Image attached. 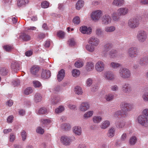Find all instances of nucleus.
Here are the masks:
<instances>
[{
	"label": "nucleus",
	"instance_id": "1",
	"mask_svg": "<svg viewBox=\"0 0 148 148\" xmlns=\"http://www.w3.org/2000/svg\"><path fill=\"white\" fill-rule=\"evenodd\" d=\"M121 110L116 112L113 115L115 118H120L121 117L126 116L127 114V112L130 111L133 108L132 104L125 102L122 103L120 106Z\"/></svg>",
	"mask_w": 148,
	"mask_h": 148
},
{
	"label": "nucleus",
	"instance_id": "2",
	"mask_svg": "<svg viewBox=\"0 0 148 148\" xmlns=\"http://www.w3.org/2000/svg\"><path fill=\"white\" fill-rule=\"evenodd\" d=\"M119 76L123 79L129 78L131 76L130 71L127 69L125 68H121L119 72Z\"/></svg>",
	"mask_w": 148,
	"mask_h": 148
},
{
	"label": "nucleus",
	"instance_id": "3",
	"mask_svg": "<svg viewBox=\"0 0 148 148\" xmlns=\"http://www.w3.org/2000/svg\"><path fill=\"white\" fill-rule=\"evenodd\" d=\"M138 40L140 42L143 43L146 41L147 39V34L145 31H139L136 36Z\"/></svg>",
	"mask_w": 148,
	"mask_h": 148
},
{
	"label": "nucleus",
	"instance_id": "4",
	"mask_svg": "<svg viewBox=\"0 0 148 148\" xmlns=\"http://www.w3.org/2000/svg\"><path fill=\"white\" fill-rule=\"evenodd\" d=\"M75 140V137L73 136L69 137L66 136H63L61 137L60 138L62 143L65 145H69L71 142Z\"/></svg>",
	"mask_w": 148,
	"mask_h": 148
},
{
	"label": "nucleus",
	"instance_id": "5",
	"mask_svg": "<svg viewBox=\"0 0 148 148\" xmlns=\"http://www.w3.org/2000/svg\"><path fill=\"white\" fill-rule=\"evenodd\" d=\"M128 25L130 28H135L139 25V21L138 19L135 18H131L129 20Z\"/></svg>",
	"mask_w": 148,
	"mask_h": 148
},
{
	"label": "nucleus",
	"instance_id": "6",
	"mask_svg": "<svg viewBox=\"0 0 148 148\" xmlns=\"http://www.w3.org/2000/svg\"><path fill=\"white\" fill-rule=\"evenodd\" d=\"M138 122L142 126L148 127V119L144 115H141L138 117Z\"/></svg>",
	"mask_w": 148,
	"mask_h": 148
},
{
	"label": "nucleus",
	"instance_id": "7",
	"mask_svg": "<svg viewBox=\"0 0 148 148\" xmlns=\"http://www.w3.org/2000/svg\"><path fill=\"white\" fill-rule=\"evenodd\" d=\"M105 65L104 63L101 61H99L95 64V68L96 70L98 72H100L104 70Z\"/></svg>",
	"mask_w": 148,
	"mask_h": 148
},
{
	"label": "nucleus",
	"instance_id": "8",
	"mask_svg": "<svg viewBox=\"0 0 148 148\" xmlns=\"http://www.w3.org/2000/svg\"><path fill=\"white\" fill-rule=\"evenodd\" d=\"M128 53L131 58H134L136 57L138 55L137 48L135 47L130 48L128 50Z\"/></svg>",
	"mask_w": 148,
	"mask_h": 148
},
{
	"label": "nucleus",
	"instance_id": "9",
	"mask_svg": "<svg viewBox=\"0 0 148 148\" xmlns=\"http://www.w3.org/2000/svg\"><path fill=\"white\" fill-rule=\"evenodd\" d=\"M102 15V12L100 10H97L92 13L91 17L93 20L96 21L99 19Z\"/></svg>",
	"mask_w": 148,
	"mask_h": 148
},
{
	"label": "nucleus",
	"instance_id": "10",
	"mask_svg": "<svg viewBox=\"0 0 148 148\" xmlns=\"http://www.w3.org/2000/svg\"><path fill=\"white\" fill-rule=\"evenodd\" d=\"M112 46V45L111 43H108L106 44L102 49V55L105 56H106L108 51L111 49Z\"/></svg>",
	"mask_w": 148,
	"mask_h": 148
},
{
	"label": "nucleus",
	"instance_id": "11",
	"mask_svg": "<svg viewBox=\"0 0 148 148\" xmlns=\"http://www.w3.org/2000/svg\"><path fill=\"white\" fill-rule=\"evenodd\" d=\"M102 23L103 25H108L111 23L112 18L108 14H105L102 18Z\"/></svg>",
	"mask_w": 148,
	"mask_h": 148
},
{
	"label": "nucleus",
	"instance_id": "12",
	"mask_svg": "<svg viewBox=\"0 0 148 148\" xmlns=\"http://www.w3.org/2000/svg\"><path fill=\"white\" fill-rule=\"evenodd\" d=\"M122 89L125 93L130 92L132 91V87L131 84L128 83H125L122 86Z\"/></svg>",
	"mask_w": 148,
	"mask_h": 148
},
{
	"label": "nucleus",
	"instance_id": "13",
	"mask_svg": "<svg viewBox=\"0 0 148 148\" xmlns=\"http://www.w3.org/2000/svg\"><path fill=\"white\" fill-rule=\"evenodd\" d=\"M10 67L12 71L16 72L19 69L20 64L19 62L16 61H13L11 64Z\"/></svg>",
	"mask_w": 148,
	"mask_h": 148
},
{
	"label": "nucleus",
	"instance_id": "14",
	"mask_svg": "<svg viewBox=\"0 0 148 148\" xmlns=\"http://www.w3.org/2000/svg\"><path fill=\"white\" fill-rule=\"evenodd\" d=\"M90 108L88 103L84 102L82 103L79 106V110L82 112H85L87 110Z\"/></svg>",
	"mask_w": 148,
	"mask_h": 148
},
{
	"label": "nucleus",
	"instance_id": "15",
	"mask_svg": "<svg viewBox=\"0 0 148 148\" xmlns=\"http://www.w3.org/2000/svg\"><path fill=\"white\" fill-rule=\"evenodd\" d=\"M103 77L105 79L109 80H112L114 79V75L110 71H107L104 73Z\"/></svg>",
	"mask_w": 148,
	"mask_h": 148
},
{
	"label": "nucleus",
	"instance_id": "16",
	"mask_svg": "<svg viewBox=\"0 0 148 148\" xmlns=\"http://www.w3.org/2000/svg\"><path fill=\"white\" fill-rule=\"evenodd\" d=\"M99 42V39L94 37L90 38L88 41V43L90 44L93 45L95 47L97 46L98 45Z\"/></svg>",
	"mask_w": 148,
	"mask_h": 148
},
{
	"label": "nucleus",
	"instance_id": "17",
	"mask_svg": "<svg viewBox=\"0 0 148 148\" xmlns=\"http://www.w3.org/2000/svg\"><path fill=\"white\" fill-rule=\"evenodd\" d=\"M81 32L83 34H90L92 32V29L90 27H87L85 26H83L80 28Z\"/></svg>",
	"mask_w": 148,
	"mask_h": 148
},
{
	"label": "nucleus",
	"instance_id": "18",
	"mask_svg": "<svg viewBox=\"0 0 148 148\" xmlns=\"http://www.w3.org/2000/svg\"><path fill=\"white\" fill-rule=\"evenodd\" d=\"M129 11L127 8H122L119 9L117 10V14L118 16H124L127 14Z\"/></svg>",
	"mask_w": 148,
	"mask_h": 148
},
{
	"label": "nucleus",
	"instance_id": "19",
	"mask_svg": "<svg viewBox=\"0 0 148 148\" xmlns=\"http://www.w3.org/2000/svg\"><path fill=\"white\" fill-rule=\"evenodd\" d=\"M51 75V73L49 70H43L41 75V77L42 78L47 79L50 77Z\"/></svg>",
	"mask_w": 148,
	"mask_h": 148
},
{
	"label": "nucleus",
	"instance_id": "20",
	"mask_svg": "<svg viewBox=\"0 0 148 148\" xmlns=\"http://www.w3.org/2000/svg\"><path fill=\"white\" fill-rule=\"evenodd\" d=\"M65 74V71L63 69H61L58 71L57 76V79L58 82H60L63 79Z\"/></svg>",
	"mask_w": 148,
	"mask_h": 148
},
{
	"label": "nucleus",
	"instance_id": "21",
	"mask_svg": "<svg viewBox=\"0 0 148 148\" xmlns=\"http://www.w3.org/2000/svg\"><path fill=\"white\" fill-rule=\"evenodd\" d=\"M139 63L143 66L148 65V57L145 56L141 58L139 61Z\"/></svg>",
	"mask_w": 148,
	"mask_h": 148
},
{
	"label": "nucleus",
	"instance_id": "22",
	"mask_svg": "<svg viewBox=\"0 0 148 148\" xmlns=\"http://www.w3.org/2000/svg\"><path fill=\"white\" fill-rule=\"evenodd\" d=\"M39 70V66L36 65H34L31 67L30 69V71L32 74L36 75L38 73Z\"/></svg>",
	"mask_w": 148,
	"mask_h": 148
},
{
	"label": "nucleus",
	"instance_id": "23",
	"mask_svg": "<svg viewBox=\"0 0 148 148\" xmlns=\"http://www.w3.org/2000/svg\"><path fill=\"white\" fill-rule=\"evenodd\" d=\"M94 64L92 62H88L86 66V70L87 71H92L94 69Z\"/></svg>",
	"mask_w": 148,
	"mask_h": 148
},
{
	"label": "nucleus",
	"instance_id": "24",
	"mask_svg": "<svg viewBox=\"0 0 148 148\" xmlns=\"http://www.w3.org/2000/svg\"><path fill=\"white\" fill-rule=\"evenodd\" d=\"M73 132L76 135L79 136L82 134V128L78 126H75L73 128Z\"/></svg>",
	"mask_w": 148,
	"mask_h": 148
},
{
	"label": "nucleus",
	"instance_id": "25",
	"mask_svg": "<svg viewBox=\"0 0 148 148\" xmlns=\"http://www.w3.org/2000/svg\"><path fill=\"white\" fill-rule=\"evenodd\" d=\"M124 0H114L112 4L116 6H121L124 4Z\"/></svg>",
	"mask_w": 148,
	"mask_h": 148
},
{
	"label": "nucleus",
	"instance_id": "26",
	"mask_svg": "<svg viewBox=\"0 0 148 148\" xmlns=\"http://www.w3.org/2000/svg\"><path fill=\"white\" fill-rule=\"evenodd\" d=\"M114 128L113 127H111L109 129L107 135L109 137L112 138L114 136Z\"/></svg>",
	"mask_w": 148,
	"mask_h": 148
},
{
	"label": "nucleus",
	"instance_id": "27",
	"mask_svg": "<svg viewBox=\"0 0 148 148\" xmlns=\"http://www.w3.org/2000/svg\"><path fill=\"white\" fill-rule=\"evenodd\" d=\"M21 38L25 41H28L31 40V37L28 34L23 33L21 36Z\"/></svg>",
	"mask_w": 148,
	"mask_h": 148
},
{
	"label": "nucleus",
	"instance_id": "28",
	"mask_svg": "<svg viewBox=\"0 0 148 148\" xmlns=\"http://www.w3.org/2000/svg\"><path fill=\"white\" fill-rule=\"evenodd\" d=\"M42 99V97L39 93H36L34 96V100L36 102L40 101Z\"/></svg>",
	"mask_w": 148,
	"mask_h": 148
},
{
	"label": "nucleus",
	"instance_id": "29",
	"mask_svg": "<svg viewBox=\"0 0 148 148\" xmlns=\"http://www.w3.org/2000/svg\"><path fill=\"white\" fill-rule=\"evenodd\" d=\"M61 128L64 130L68 131L71 129V126L69 124L65 123L61 125Z\"/></svg>",
	"mask_w": 148,
	"mask_h": 148
},
{
	"label": "nucleus",
	"instance_id": "30",
	"mask_svg": "<svg viewBox=\"0 0 148 148\" xmlns=\"http://www.w3.org/2000/svg\"><path fill=\"white\" fill-rule=\"evenodd\" d=\"M110 124V122L108 121H105L103 122L100 125V127L103 129H105L108 127Z\"/></svg>",
	"mask_w": 148,
	"mask_h": 148
},
{
	"label": "nucleus",
	"instance_id": "31",
	"mask_svg": "<svg viewBox=\"0 0 148 148\" xmlns=\"http://www.w3.org/2000/svg\"><path fill=\"white\" fill-rule=\"evenodd\" d=\"M93 112L92 111H90L85 113L83 115V118L87 119L91 117L93 115Z\"/></svg>",
	"mask_w": 148,
	"mask_h": 148
},
{
	"label": "nucleus",
	"instance_id": "32",
	"mask_svg": "<svg viewBox=\"0 0 148 148\" xmlns=\"http://www.w3.org/2000/svg\"><path fill=\"white\" fill-rule=\"evenodd\" d=\"M110 66V67L114 69H116L121 66V64L114 62H111Z\"/></svg>",
	"mask_w": 148,
	"mask_h": 148
},
{
	"label": "nucleus",
	"instance_id": "33",
	"mask_svg": "<svg viewBox=\"0 0 148 148\" xmlns=\"http://www.w3.org/2000/svg\"><path fill=\"white\" fill-rule=\"evenodd\" d=\"M84 4V2L82 0H79L76 4V8L77 10H79L83 6Z\"/></svg>",
	"mask_w": 148,
	"mask_h": 148
},
{
	"label": "nucleus",
	"instance_id": "34",
	"mask_svg": "<svg viewBox=\"0 0 148 148\" xmlns=\"http://www.w3.org/2000/svg\"><path fill=\"white\" fill-rule=\"evenodd\" d=\"M125 125V122L123 121H119L116 123V127L119 128H122Z\"/></svg>",
	"mask_w": 148,
	"mask_h": 148
},
{
	"label": "nucleus",
	"instance_id": "35",
	"mask_svg": "<svg viewBox=\"0 0 148 148\" xmlns=\"http://www.w3.org/2000/svg\"><path fill=\"white\" fill-rule=\"evenodd\" d=\"M109 54L110 57L112 58H114L117 56V52L114 49H112L109 52Z\"/></svg>",
	"mask_w": 148,
	"mask_h": 148
},
{
	"label": "nucleus",
	"instance_id": "36",
	"mask_svg": "<svg viewBox=\"0 0 148 148\" xmlns=\"http://www.w3.org/2000/svg\"><path fill=\"white\" fill-rule=\"evenodd\" d=\"M86 49L90 52H93L95 50V46L92 45H87L86 46Z\"/></svg>",
	"mask_w": 148,
	"mask_h": 148
},
{
	"label": "nucleus",
	"instance_id": "37",
	"mask_svg": "<svg viewBox=\"0 0 148 148\" xmlns=\"http://www.w3.org/2000/svg\"><path fill=\"white\" fill-rule=\"evenodd\" d=\"M65 33L63 31L60 30L58 32L57 36L60 38L63 39L64 38Z\"/></svg>",
	"mask_w": 148,
	"mask_h": 148
},
{
	"label": "nucleus",
	"instance_id": "38",
	"mask_svg": "<svg viewBox=\"0 0 148 148\" xmlns=\"http://www.w3.org/2000/svg\"><path fill=\"white\" fill-rule=\"evenodd\" d=\"M115 27L114 26L107 27L105 28V31L107 32H114L115 30Z\"/></svg>",
	"mask_w": 148,
	"mask_h": 148
},
{
	"label": "nucleus",
	"instance_id": "39",
	"mask_svg": "<svg viewBox=\"0 0 148 148\" xmlns=\"http://www.w3.org/2000/svg\"><path fill=\"white\" fill-rule=\"evenodd\" d=\"M75 93L78 95H82L83 93L82 88L79 86H76L75 88Z\"/></svg>",
	"mask_w": 148,
	"mask_h": 148
},
{
	"label": "nucleus",
	"instance_id": "40",
	"mask_svg": "<svg viewBox=\"0 0 148 148\" xmlns=\"http://www.w3.org/2000/svg\"><path fill=\"white\" fill-rule=\"evenodd\" d=\"M93 121L95 123H98L100 122L102 120V118L100 116H94L93 118Z\"/></svg>",
	"mask_w": 148,
	"mask_h": 148
},
{
	"label": "nucleus",
	"instance_id": "41",
	"mask_svg": "<svg viewBox=\"0 0 148 148\" xmlns=\"http://www.w3.org/2000/svg\"><path fill=\"white\" fill-rule=\"evenodd\" d=\"M114 97V95L111 94H109L105 95L104 98L107 101H110L112 100Z\"/></svg>",
	"mask_w": 148,
	"mask_h": 148
},
{
	"label": "nucleus",
	"instance_id": "42",
	"mask_svg": "<svg viewBox=\"0 0 148 148\" xmlns=\"http://www.w3.org/2000/svg\"><path fill=\"white\" fill-rule=\"evenodd\" d=\"M137 141V138L135 136L131 137L130 139L129 143L131 145H135Z\"/></svg>",
	"mask_w": 148,
	"mask_h": 148
},
{
	"label": "nucleus",
	"instance_id": "43",
	"mask_svg": "<svg viewBox=\"0 0 148 148\" xmlns=\"http://www.w3.org/2000/svg\"><path fill=\"white\" fill-rule=\"evenodd\" d=\"M29 2V0H18V1L17 5L19 6L22 5L27 3Z\"/></svg>",
	"mask_w": 148,
	"mask_h": 148
},
{
	"label": "nucleus",
	"instance_id": "44",
	"mask_svg": "<svg viewBox=\"0 0 148 148\" xmlns=\"http://www.w3.org/2000/svg\"><path fill=\"white\" fill-rule=\"evenodd\" d=\"M72 75L73 77H77L80 74V71L77 69H73L72 71Z\"/></svg>",
	"mask_w": 148,
	"mask_h": 148
},
{
	"label": "nucleus",
	"instance_id": "45",
	"mask_svg": "<svg viewBox=\"0 0 148 148\" xmlns=\"http://www.w3.org/2000/svg\"><path fill=\"white\" fill-rule=\"evenodd\" d=\"M47 112V109L45 108H40L37 112V114H44L46 113Z\"/></svg>",
	"mask_w": 148,
	"mask_h": 148
},
{
	"label": "nucleus",
	"instance_id": "46",
	"mask_svg": "<svg viewBox=\"0 0 148 148\" xmlns=\"http://www.w3.org/2000/svg\"><path fill=\"white\" fill-rule=\"evenodd\" d=\"M83 65V63L81 60H78L75 63V66L77 68H80Z\"/></svg>",
	"mask_w": 148,
	"mask_h": 148
},
{
	"label": "nucleus",
	"instance_id": "47",
	"mask_svg": "<svg viewBox=\"0 0 148 148\" xmlns=\"http://www.w3.org/2000/svg\"><path fill=\"white\" fill-rule=\"evenodd\" d=\"M53 98H51L52 103L53 104H56L60 101V98L57 97H53Z\"/></svg>",
	"mask_w": 148,
	"mask_h": 148
},
{
	"label": "nucleus",
	"instance_id": "48",
	"mask_svg": "<svg viewBox=\"0 0 148 148\" xmlns=\"http://www.w3.org/2000/svg\"><path fill=\"white\" fill-rule=\"evenodd\" d=\"M8 71V70L5 68H1L0 69V73L3 75H6Z\"/></svg>",
	"mask_w": 148,
	"mask_h": 148
},
{
	"label": "nucleus",
	"instance_id": "49",
	"mask_svg": "<svg viewBox=\"0 0 148 148\" xmlns=\"http://www.w3.org/2000/svg\"><path fill=\"white\" fill-rule=\"evenodd\" d=\"M33 90L31 87H28L26 88L24 90V94L27 95H29L32 93Z\"/></svg>",
	"mask_w": 148,
	"mask_h": 148
},
{
	"label": "nucleus",
	"instance_id": "50",
	"mask_svg": "<svg viewBox=\"0 0 148 148\" xmlns=\"http://www.w3.org/2000/svg\"><path fill=\"white\" fill-rule=\"evenodd\" d=\"M3 48L6 51L9 52L13 48L12 46L6 45L3 47Z\"/></svg>",
	"mask_w": 148,
	"mask_h": 148
},
{
	"label": "nucleus",
	"instance_id": "51",
	"mask_svg": "<svg viewBox=\"0 0 148 148\" xmlns=\"http://www.w3.org/2000/svg\"><path fill=\"white\" fill-rule=\"evenodd\" d=\"M64 110V107L62 106H60L58 108L55 110V112L56 113H58L62 112Z\"/></svg>",
	"mask_w": 148,
	"mask_h": 148
},
{
	"label": "nucleus",
	"instance_id": "52",
	"mask_svg": "<svg viewBox=\"0 0 148 148\" xmlns=\"http://www.w3.org/2000/svg\"><path fill=\"white\" fill-rule=\"evenodd\" d=\"M73 21L75 24H78L80 22V18L78 16H76L73 18Z\"/></svg>",
	"mask_w": 148,
	"mask_h": 148
},
{
	"label": "nucleus",
	"instance_id": "53",
	"mask_svg": "<svg viewBox=\"0 0 148 148\" xmlns=\"http://www.w3.org/2000/svg\"><path fill=\"white\" fill-rule=\"evenodd\" d=\"M41 5L42 8H46L49 7V3L47 1H44L41 3Z\"/></svg>",
	"mask_w": 148,
	"mask_h": 148
},
{
	"label": "nucleus",
	"instance_id": "54",
	"mask_svg": "<svg viewBox=\"0 0 148 148\" xmlns=\"http://www.w3.org/2000/svg\"><path fill=\"white\" fill-rule=\"evenodd\" d=\"M41 122L44 125L51 123V121L48 119H43L41 120Z\"/></svg>",
	"mask_w": 148,
	"mask_h": 148
},
{
	"label": "nucleus",
	"instance_id": "55",
	"mask_svg": "<svg viewBox=\"0 0 148 148\" xmlns=\"http://www.w3.org/2000/svg\"><path fill=\"white\" fill-rule=\"evenodd\" d=\"M142 98L144 101H148V92H146L143 94Z\"/></svg>",
	"mask_w": 148,
	"mask_h": 148
},
{
	"label": "nucleus",
	"instance_id": "56",
	"mask_svg": "<svg viewBox=\"0 0 148 148\" xmlns=\"http://www.w3.org/2000/svg\"><path fill=\"white\" fill-rule=\"evenodd\" d=\"M34 86L35 87H39L41 86L40 83L38 81H34L33 82Z\"/></svg>",
	"mask_w": 148,
	"mask_h": 148
},
{
	"label": "nucleus",
	"instance_id": "57",
	"mask_svg": "<svg viewBox=\"0 0 148 148\" xmlns=\"http://www.w3.org/2000/svg\"><path fill=\"white\" fill-rule=\"evenodd\" d=\"M96 33L97 35L101 36L102 34L103 31L101 29L97 28L96 30Z\"/></svg>",
	"mask_w": 148,
	"mask_h": 148
},
{
	"label": "nucleus",
	"instance_id": "58",
	"mask_svg": "<svg viewBox=\"0 0 148 148\" xmlns=\"http://www.w3.org/2000/svg\"><path fill=\"white\" fill-rule=\"evenodd\" d=\"M118 16H119L117 15V12H114L112 14L113 19L114 21H116L118 20Z\"/></svg>",
	"mask_w": 148,
	"mask_h": 148
},
{
	"label": "nucleus",
	"instance_id": "59",
	"mask_svg": "<svg viewBox=\"0 0 148 148\" xmlns=\"http://www.w3.org/2000/svg\"><path fill=\"white\" fill-rule=\"evenodd\" d=\"M21 135L23 140L24 141L26 139L27 137V134L25 131L23 130L22 131L21 133Z\"/></svg>",
	"mask_w": 148,
	"mask_h": 148
},
{
	"label": "nucleus",
	"instance_id": "60",
	"mask_svg": "<svg viewBox=\"0 0 148 148\" xmlns=\"http://www.w3.org/2000/svg\"><path fill=\"white\" fill-rule=\"evenodd\" d=\"M92 80L91 78H89L87 79L86 82L87 86H90L92 85Z\"/></svg>",
	"mask_w": 148,
	"mask_h": 148
},
{
	"label": "nucleus",
	"instance_id": "61",
	"mask_svg": "<svg viewBox=\"0 0 148 148\" xmlns=\"http://www.w3.org/2000/svg\"><path fill=\"white\" fill-rule=\"evenodd\" d=\"M36 132L38 133L41 134H42L44 132V129H42L41 127H38L37 128V129L36 130Z\"/></svg>",
	"mask_w": 148,
	"mask_h": 148
},
{
	"label": "nucleus",
	"instance_id": "62",
	"mask_svg": "<svg viewBox=\"0 0 148 148\" xmlns=\"http://www.w3.org/2000/svg\"><path fill=\"white\" fill-rule=\"evenodd\" d=\"M127 134L126 133H123L121 135V141H125L127 138Z\"/></svg>",
	"mask_w": 148,
	"mask_h": 148
},
{
	"label": "nucleus",
	"instance_id": "63",
	"mask_svg": "<svg viewBox=\"0 0 148 148\" xmlns=\"http://www.w3.org/2000/svg\"><path fill=\"white\" fill-rule=\"evenodd\" d=\"M69 44L70 46H73L75 44V42L73 38L70 39L69 41Z\"/></svg>",
	"mask_w": 148,
	"mask_h": 148
},
{
	"label": "nucleus",
	"instance_id": "64",
	"mask_svg": "<svg viewBox=\"0 0 148 148\" xmlns=\"http://www.w3.org/2000/svg\"><path fill=\"white\" fill-rule=\"evenodd\" d=\"M111 89L112 91H117L119 89V87L116 85H114L111 86Z\"/></svg>",
	"mask_w": 148,
	"mask_h": 148
}]
</instances>
